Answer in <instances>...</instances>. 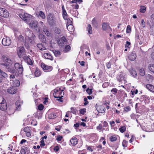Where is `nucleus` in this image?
<instances>
[{
  "instance_id": "f257e3e1",
  "label": "nucleus",
  "mask_w": 154,
  "mask_h": 154,
  "mask_svg": "<svg viewBox=\"0 0 154 154\" xmlns=\"http://www.w3.org/2000/svg\"><path fill=\"white\" fill-rule=\"evenodd\" d=\"M3 63L1 65L5 67L11 66L13 64V62L11 59L6 55H2V57Z\"/></svg>"
},
{
  "instance_id": "f03ea898",
  "label": "nucleus",
  "mask_w": 154,
  "mask_h": 154,
  "mask_svg": "<svg viewBox=\"0 0 154 154\" xmlns=\"http://www.w3.org/2000/svg\"><path fill=\"white\" fill-rule=\"evenodd\" d=\"M30 27L36 32H40V29L38 26V23L36 21H33L29 24Z\"/></svg>"
},
{
  "instance_id": "7ed1b4c3",
  "label": "nucleus",
  "mask_w": 154,
  "mask_h": 154,
  "mask_svg": "<svg viewBox=\"0 0 154 154\" xmlns=\"http://www.w3.org/2000/svg\"><path fill=\"white\" fill-rule=\"evenodd\" d=\"M17 53L20 57H21L23 55H24L26 53L25 50L22 46L17 47Z\"/></svg>"
},
{
  "instance_id": "20e7f679",
  "label": "nucleus",
  "mask_w": 154,
  "mask_h": 154,
  "mask_svg": "<svg viewBox=\"0 0 154 154\" xmlns=\"http://www.w3.org/2000/svg\"><path fill=\"white\" fill-rule=\"evenodd\" d=\"M0 16L2 17L7 18L9 16L8 11L4 8H0Z\"/></svg>"
},
{
  "instance_id": "39448f33",
  "label": "nucleus",
  "mask_w": 154,
  "mask_h": 154,
  "mask_svg": "<svg viewBox=\"0 0 154 154\" xmlns=\"http://www.w3.org/2000/svg\"><path fill=\"white\" fill-rule=\"evenodd\" d=\"M14 67L18 71L19 74H22L23 71V68L22 65L19 63H16L15 64Z\"/></svg>"
},
{
  "instance_id": "423d86ee",
  "label": "nucleus",
  "mask_w": 154,
  "mask_h": 154,
  "mask_svg": "<svg viewBox=\"0 0 154 154\" xmlns=\"http://www.w3.org/2000/svg\"><path fill=\"white\" fill-rule=\"evenodd\" d=\"M41 66L45 72H48L51 71L53 69V67L51 66H48L42 63Z\"/></svg>"
},
{
  "instance_id": "0eeeda50",
  "label": "nucleus",
  "mask_w": 154,
  "mask_h": 154,
  "mask_svg": "<svg viewBox=\"0 0 154 154\" xmlns=\"http://www.w3.org/2000/svg\"><path fill=\"white\" fill-rule=\"evenodd\" d=\"M7 109V103L5 100H3L0 103V109L3 111H5Z\"/></svg>"
},
{
  "instance_id": "6e6552de",
  "label": "nucleus",
  "mask_w": 154,
  "mask_h": 154,
  "mask_svg": "<svg viewBox=\"0 0 154 154\" xmlns=\"http://www.w3.org/2000/svg\"><path fill=\"white\" fill-rule=\"evenodd\" d=\"M66 26L67 29L70 32H72L73 29H72V21L70 19H67Z\"/></svg>"
},
{
  "instance_id": "1a4fd4ad",
  "label": "nucleus",
  "mask_w": 154,
  "mask_h": 154,
  "mask_svg": "<svg viewBox=\"0 0 154 154\" xmlns=\"http://www.w3.org/2000/svg\"><path fill=\"white\" fill-rule=\"evenodd\" d=\"M17 91V89L15 86H11L7 89V92L10 94H15Z\"/></svg>"
},
{
  "instance_id": "9d476101",
  "label": "nucleus",
  "mask_w": 154,
  "mask_h": 154,
  "mask_svg": "<svg viewBox=\"0 0 154 154\" xmlns=\"http://www.w3.org/2000/svg\"><path fill=\"white\" fill-rule=\"evenodd\" d=\"M102 28L103 30L109 31L111 30V29L109 26V24L107 23H104L102 25Z\"/></svg>"
},
{
  "instance_id": "9b49d317",
  "label": "nucleus",
  "mask_w": 154,
  "mask_h": 154,
  "mask_svg": "<svg viewBox=\"0 0 154 154\" xmlns=\"http://www.w3.org/2000/svg\"><path fill=\"white\" fill-rule=\"evenodd\" d=\"M2 44L5 46H9L11 43V39L9 38H4L2 41Z\"/></svg>"
},
{
  "instance_id": "f8f14e48",
  "label": "nucleus",
  "mask_w": 154,
  "mask_h": 154,
  "mask_svg": "<svg viewBox=\"0 0 154 154\" xmlns=\"http://www.w3.org/2000/svg\"><path fill=\"white\" fill-rule=\"evenodd\" d=\"M25 34L27 37L30 38L31 35L35 37V35L32 33L31 30L28 28H27L25 30Z\"/></svg>"
},
{
  "instance_id": "ddd939ff",
  "label": "nucleus",
  "mask_w": 154,
  "mask_h": 154,
  "mask_svg": "<svg viewBox=\"0 0 154 154\" xmlns=\"http://www.w3.org/2000/svg\"><path fill=\"white\" fill-rule=\"evenodd\" d=\"M47 19L48 22L50 25H53L55 21L54 17L51 15H48Z\"/></svg>"
},
{
  "instance_id": "4468645a",
  "label": "nucleus",
  "mask_w": 154,
  "mask_h": 154,
  "mask_svg": "<svg viewBox=\"0 0 154 154\" xmlns=\"http://www.w3.org/2000/svg\"><path fill=\"white\" fill-rule=\"evenodd\" d=\"M137 57V55L136 54L131 53L129 54L128 56V59L131 61H134Z\"/></svg>"
},
{
  "instance_id": "2eb2a0df",
  "label": "nucleus",
  "mask_w": 154,
  "mask_h": 154,
  "mask_svg": "<svg viewBox=\"0 0 154 154\" xmlns=\"http://www.w3.org/2000/svg\"><path fill=\"white\" fill-rule=\"evenodd\" d=\"M5 67L8 72L13 74L16 73V70L14 69L13 67L10 66H8V67Z\"/></svg>"
},
{
  "instance_id": "dca6fc26",
  "label": "nucleus",
  "mask_w": 154,
  "mask_h": 154,
  "mask_svg": "<svg viewBox=\"0 0 154 154\" xmlns=\"http://www.w3.org/2000/svg\"><path fill=\"white\" fill-rule=\"evenodd\" d=\"M119 82H121L122 83H125V80L124 78L122 77V73H120L119 75L117 78Z\"/></svg>"
},
{
  "instance_id": "f3484780",
  "label": "nucleus",
  "mask_w": 154,
  "mask_h": 154,
  "mask_svg": "<svg viewBox=\"0 0 154 154\" xmlns=\"http://www.w3.org/2000/svg\"><path fill=\"white\" fill-rule=\"evenodd\" d=\"M24 60L29 65H32L33 64L32 60L28 56L25 57Z\"/></svg>"
},
{
  "instance_id": "a211bd4d",
  "label": "nucleus",
  "mask_w": 154,
  "mask_h": 154,
  "mask_svg": "<svg viewBox=\"0 0 154 154\" xmlns=\"http://www.w3.org/2000/svg\"><path fill=\"white\" fill-rule=\"evenodd\" d=\"M129 72L131 75L135 77L137 76V72L134 68H131L129 69Z\"/></svg>"
},
{
  "instance_id": "6ab92c4d",
  "label": "nucleus",
  "mask_w": 154,
  "mask_h": 154,
  "mask_svg": "<svg viewBox=\"0 0 154 154\" xmlns=\"http://www.w3.org/2000/svg\"><path fill=\"white\" fill-rule=\"evenodd\" d=\"M44 56L47 59H50L51 60H53V57L48 53H45L44 54Z\"/></svg>"
},
{
  "instance_id": "aec40b11",
  "label": "nucleus",
  "mask_w": 154,
  "mask_h": 154,
  "mask_svg": "<svg viewBox=\"0 0 154 154\" xmlns=\"http://www.w3.org/2000/svg\"><path fill=\"white\" fill-rule=\"evenodd\" d=\"M32 17V16L31 15H29L27 13H25V19L24 21H26V22L28 23H29V22L30 18V17Z\"/></svg>"
},
{
  "instance_id": "412c9836",
  "label": "nucleus",
  "mask_w": 154,
  "mask_h": 154,
  "mask_svg": "<svg viewBox=\"0 0 154 154\" xmlns=\"http://www.w3.org/2000/svg\"><path fill=\"white\" fill-rule=\"evenodd\" d=\"M39 37L40 41L42 42L43 43H46V40L44 35L41 34L39 35Z\"/></svg>"
},
{
  "instance_id": "4be33fe9",
  "label": "nucleus",
  "mask_w": 154,
  "mask_h": 154,
  "mask_svg": "<svg viewBox=\"0 0 154 154\" xmlns=\"http://www.w3.org/2000/svg\"><path fill=\"white\" fill-rule=\"evenodd\" d=\"M146 88L150 91L154 92V86L152 85L148 84L146 85Z\"/></svg>"
},
{
  "instance_id": "5701e85b",
  "label": "nucleus",
  "mask_w": 154,
  "mask_h": 154,
  "mask_svg": "<svg viewBox=\"0 0 154 154\" xmlns=\"http://www.w3.org/2000/svg\"><path fill=\"white\" fill-rule=\"evenodd\" d=\"M70 142L73 146H75L77 144L78 140L77 138L74 137L70 140Z\"/></svg>"
},
{
  "instance_id": "b1692460",
  "label": "nucleus",
  "mask_w": 154,
  "mask_h": 154,
  "mask_svg": "<svg viewBox=\"0 0 154 154\" xmlns=\"http://www.w3.org/2000/svg\"><path fill=\"white\" fill-rule=\"evenodd\" d=\"M131 47V43L128 41H127L126 42V51L128 49H129Z\"/></svg>"
},
{
  "instance_id": "393cba45",
  "label": "nucleus",
  "mask_w": 154,
  "mask_h": 154,
  "mask_svg": "<svg viewBox=\"0 0 154 154\" xmlns=\"http://www.w3.org/2000/svg\"><path fill=\"white\" fill-rule=\"evenodd\" d=\"M92 24L95 27H97L98 26V24L95 18L93 19L92 21Z\"/></svg>"
},
{
  "instance_id": "a878e982",
  "label": "nucleus",
  "mask_w": 154,
  "mask_h": 154,
  "mask_svg": "<svg viewBox=\"0 0 154 154\" xmlns=\"http://www.w3.org/2000/svg\"><path fill=\"white\" fill-rule=\"evenodd\" d=\"M146 10V7L144 6H140V11L142 13H144Z\"/></svg>"
},
{
  "instance_id": "bb28decb",
  "label": "nucleus",
  "mask_w": 154,
  "mask_h": 154,
  "mask_svg": "<svg viewBox=\"0 0 154 154\" xmlns=\"http://www.w3.org/2000/svg\"><path fill=\"white\" fill-rule=\"evenodd\" d=\"M57 117L56 113H52L49 116V118L50 119H54Z\"/></svg>"
},
{
  "instance_id": "cd10ccee",
  "label": "nucleus",
  "mask_w": 154,
  "mask_h": 154,
  "mask_svg": "<svg viewBox=\"0 0 154 154\" xmlns=\"http://www.w3.org/2000/svg\"><path fill=\"white\" fill-rule=\"evenodd\" d=\"M149 70L153 73H154V64H150L149 66Z\"/></svg>"
},
{
  "instance_id": "c85d7f7f",
  "label": "nucleus",
  "mask_w": 154,
  "mask_h": 154,
  "mask_svg": "<svg viewBox=\"0 0 154 154\" xmlns=\"http://www.w3.org/2000/svg\"><path fill=\"white\" fill-rule=\"evenodd\" d=\"M151 34L154 35V23H152V26H151Z\"/></svg>"
},
{
  "instance_id": "c756f323",
  "label": "nucleus",
  "mask_w": 154,
  "mask_h": 154,
  "mask_svg": "<svg viewBox=\"0 0 154 154\" xmlns=\"http://www.w3.org/2000/svg\"><path fill=\"white\" fill-rule=\"evenodd\" d=\"M62 14L63 19L64 20H66L67 18V14L65 10H64V11H63Z\"/></svg>"
},
{
  "instance_id": "7c9ffc66",
  "label": "nucleus",
  "mask_w": 154,
  "mask_h": 154,
  "mask_svg": "<svg viewBox=\"0 0 154 154\" xmlns=\"http://www.w3.org/2000/svg\"><path fill=\"white\" fill-rule=\"evenodd\" d=\"M41 72H40L39 69L38 68H36L35 70V74L36 76H39L41 75Z\"/></svg>"
},
{
  "instance_id": "2f4dec72",
  "label": "nucleus",
  "mask_w": 154,
  "mask_h": 154,
  "mask_svg": "<svg viewBox=\"0 0 154 154\" xmlns=\"http://www.w3.org/2000/svg\"><path fill=\"white\" fill-rule=\"evenodd\" d=\"M145 77L146 79V80L148 81H149L150 80L152 79V76L151 75L149 74H146V75Z\"/></svg>"
},
{
  "instance_id": "473e14b6",
  "label": "nucleus",
  "mask_w": 154,
  "mask_h": 154,
  "mask_svg": "<svg viewBox=\"0 0 154 154\" xmlns=\"http://www.w3.org/2000/svg\"><path fill=\"white\" fill-rule=\"evenodd\" d=\"M87 29L89 34H90L92 33V27L91 25L89 24L88 25Z\"/></svg>"
},
{
  "instance_id": "72a5a7b5",
  "label": "nucleus",
  "mask_w": 154,
  "mask_h": 154,
  "mask_svg": "<svg viewBox=\"0 0 154 154\" xmlns=\"http://www.w3.org/2000/svg\"><path fill=\"white\" fill-rule=\"evenodd\" d=\"M39 15L43 19H44L45 18V15L42 11H39Z\"/></svg>"
},
{
  "instance_id": "f704fd0d",
  "label": "nucleus",
  "mask_w": 154,
  "mask_h": 154,
  "mask_svg": "<svg viewBox=\"0 0 154 154\" xmlns=\"http://www.w3.org/2000/svg\"><path fill=\"white\" fill-rule=\"evenodd\" d=\"M13 84L14 86H19L20 84V81L17 80H15L13 82Z\"/></svg>"
},
{
  "instance_id": "c9c22d12",
  "label": "nucleus",
  "mask_w": 154,
  "mask_h": 154,
  "mask_svg": "<svg viewBox=\"0 0 154 154\" xmlns=\"http://www.w3.org/2000/svg\"><path fill=\"white\" fill-rule=\"evenodd\" d=\"M139 74L141 76L145 75V71L143 68H141L139 70Z\"/></svg>"
},
{
  "instance_id": "e433bc0d",
  "label": "nucleus",
  "mask_w": 154,
  "mask_h": 154,
  "mask_svg": "<svg viewBox=\"0 0 154 154\" xmlns=\"http://www.w3.org/2000/svg\"><path fill=\"white\" fill-rule=\"evenodd\" d=\"M43 31L44 32H45V34L47 36H49L50 35V33L48 31V30L46 28H44L43 29Z\"/></svg>"
},
{
  "instance_id": "4c0bfd02",
  "label": "nucleus",
  "mask_w": 154,
  "mask_h": 154,
  "mask_svg": "<svg viewBox=\"0 0 154 154\" xmlns=\"http://www.w3.org/2000/svg\"><path fill=\"white\" fill-rule=\"evenodd\" d=\"M131 94L132 96V97H133V95L134 94H136L138 93V90L137 89L135 90H131Z\"/></svg>"
},
{
  "instance_id": "58836bf2",
  "label": "nucleus",
  "mask_w": 154,
  "mask_h": 154,
  "mask_svg": "<svg viewBox=\"0 0 154 154\" xmlns=\"http://www.w3.org/2000/svg\"><path fill=\"white\" fill-rule=\"evenodd\" d=\"M54 97H55L56 98H59L58 99H57V100L59 101L60 102H62L63 100H62V99L61 98V97H62L63 96H62V95H61V96L60 97V96L58 95V96H56L54 94Z\"/></svg>"
},
{
  "instance_id": "ea45409f",
  "label": "nucleus",
  "mask_w": 154,
  "mask_h": 154,
  "mask_svg": "<svg viewBox=\"0 0 154 154\" xmlns=\"http://www.w3.org/2000/svg\"><path fill=\"white\" fill-rule=\"evenodd\" d=\"M54 32L56 34H60L61 32V30L58 28L56 27L55 28Z\"/></svg>"
},
{
  "instance_id": "a19ab883",
  "label": "nucleus",
  "mask_w": 154,
  "mask_h": 154,
  "mask_svg": "<svg viewBox=\"0 0 154 154\" xmlns=\"http://www.w3.org/2000/svg\"><path fill=\"white\" fill-rule=\"evenodd\" d=\"M54 53L56 57H59L60 55V52L58 51H55Z\"/></svg>"
},
{
  "instance_id": "79ce46f5",
  "label": "nucleus",
  "mask_w": 154,
  "mask_h": 154,
  "mask_svg": "<svg viewBox=\"0 0 154 154\" xmlns=\"http://www.w3.org/2000/svg\"><path fill=\"white\" fill-rule=\"evenodd\" d=\"M71 48V47L69 45H66L65 48L64 50L65 52H67L70 50Z\"/></svg>"
},
{
  "instance_id": "37998d69",
  "label": "nucleus",
  "mask_w": 154,
  "mask_h": 154,
  "mask_svg": "<svg viewBox=\"0 0 154 154\" xmlns=\"http://www.w3.org/2000/svg\"><path fill=\"white\" fill-rule=\"evenodd\" d=\"M126 32L127 33H130L131 32V26L130 25H128L127 27Z\"/></svg>"
},
{
  "instance_id": "c03bdc74",
  "label": "nucleus",
  "mask_w": 154,
  "mask_h": 154,
  "mask_svg": "<svg viewBox=\"0 0 154 154\" xmlns=\"http://www.w3.org/2000/svg\"><path fill=\"white\" fill-rule=\"evenodd\" d=\"M119 130L121 133H123L125 131V126H123L119 128Z\"/></svg>"
},
{
  "instance_id": "a18cd8bd",
  "label": "nucleus",
  "mask_w": 154,
  "mask_h": 154,
  "mask_svg": "<svg viewBox=\"0 0 154 154\" xmlns=\"http://www.w3.org/2000/svg\"><path fill=\"white\" fill-rule=\"evenodd\" d=\"M132 88V86L131 85H126V90H127V91L128 92L131 90Z\"/></svg>"
},
{
  "instance_id": "49530a36",
  "label": "nucleus",
  "mask_w": 154,
  "mask_h": 154,
  "mask_svg": "<svg viewBox=\"0 0 154 154\" xmlns=\"http://www.w3.org/2000/svg\"><path fill=\"white\" fill-rule=\"evenodd\" d=\"M0 75H2V78H7L8 77V75L7 73L3 71Z\"/></svg>"
},
{
  "instance_id": "de8ad7c7",
  "label": "nucleus",
  "mask_w": 154,
  "mask_h": 154,
  "mask_svg": "<svg viewBox=\"0 0 154 154\" xmlns=\"http://www.w3.org/2000/svg\"><path fill=\"white\" fill-rule=\"evenodd\" d=\"M110 139L111 141L113 142L116 141L117 140V138L115 136H111L110 137Z\"/></svg>"
},
{
  "instance_id": "09e8293b",
  "label": "nucleus",
  "mask_w": 154,
  "mask_h": 154,
  "mask_svg": "<svg viewBox=\"0 0 154 154\" xmlns=\"http://www.w3.org/2000/svg\"><path fill=\"white\" fill-rule=\"evenodd\" d=\"M86 91L87 93L89 95L91 94L92 92V89H89V88H87L86 90Z\"/></svg>"
},
{
  "instance_id": "8fccbe9b",
  "label": "nucleus",
  "mask_w": 154,
  "mask_h": 154,
  "mask_svg": "<svg viewBox=\"0 0 154 154\" xmlns=\"http://www.w3.org/2000/svg\"><path fill=\"white\" fill-rule=\"evenodd\" d=\"M60 41L64 43L66 42V39L65 37L64 36L60 38Z\"/></svg>"
},
{
  "instance_id": "3c124183",
  "label": "nucleus",
  "mask_w": 154,
  "mask_h": 154,
  "mask_svg": "<svg viewBox=\"0 0 154 154\" xmlns=\"http://www.w3.org/2000/svg\"><path fill=\"white\" fill-rule=\"evenodd\" d=\"M44 106L42 104H40L38 106V109L39 110H42L44 108Z\"/></svg>"
},
{
  "instance_id": "603ef678",
  "label": "nucleus",
  "mask_w": 154,
  "mask_h": 154,
  "mask_svg": "<svg viewBox=\"0 0 154 154\" xmlns=\"http://www.w3.org/2000/svg\"><path fill=\"white\" fill-rule=\"evenodd\" d=\"M86 112V109L84 108L80 110V113L82 115L84 114V113Z\"/></svg>"
},
{
  "instance_id": "864d4df0",
  "label": "nucleus",
  "mask_w": 154,
  "mask_h": 154,
  "mask_svg": "<svg viewBox=\"0 0 154 154\" xmlns=\"http://www.w3.org/2000/svg\"><path fill=\"white\" fill-rule=\"evenodd\" d=\"M15 104L17 105L16 109L17 110H19L20 106V105L19 104V102L17 101L16 102Z\"/></svg>"
},
{
  "instance_id": "5fc2aeb1",
  "label": "nucleus",
  "mask_w": 154,
  "mask_h": 154,
  "mask_svg": "<svg viewBox=\"0 0 154 154\" xmlns=\"http://www.w3.org/2000/svg\"><path fill=\"white\" fill-rule=\"evenodd\" d=\"M117 91V90L116 88H113L111 90V91L113 93V94H115Z\"/></svg>"
},
{
  "instance_id": "6e6d98bb",
  "label": "nucleus",
  "mask_w": 154,
  "mask_h": 154,
  "mask_svg": "<svg viewBox=\"0 0 154 154\" xmlns=\"http://www.w3.org/2000/svg\"><path fill=\"white\" fill-rule=\"evenodd\" d=\"M25 13H24L23 14H19V16L23 20H24L25 19Z\"/></svg>"
},
{
  "instance_id": "4d7b16f0",
  "label": "nucleus",
  "mask_w": 154,
  "mask_h": 154,
  "mask_svg": "<svg viewBox=\"0 0 154 154\" xmlns=\"http://www.w3.org/2000/svg\"><path fill=\"white\" fill-rule=\"evenodd\" d=\"M84 100L85 102V103H84V106H86L88 104V101H87V98L85 97L84 99Z\"/></svg>"
},
{
  "instance_id": "13d9d810",
  "label": "nucleus",
  "mask_w": 154,
  "mask_h": 154,
  "mask_svg": "<svg viewBox=\"0 0 154 154\" xmlns=\"http://www.w3.org/2000/svg\"><path fill=\"white\" fill-rule=\"evenodd\" d=\"M25 149L26 154H29L30 152L29 149L26 147L25 148Z\"/></svg>"
},
{
  "instance_id": "bf43d9fd",
  "label": "nucleus",
  "mask_w": 154,
  "mask_h": 154,
  "mask_svg": "<svg viewBox=\"0 0 154 154\" xmlns=\"http://www.w3.org/2000/svg\"><path fill=\"white\" fill-rule=\"evenodd\" d=\"M24 131L26 132H28L30 131L29 128L28 127H26L24 129Z\"/></svg>"
},
{
  "instance_id": "052dcab7",
  "label": "nucleus",
  "mask_w": 154,
  "mask_h": 154,
  "mask_svg": "<svg viewBox=\"0 0 154 154\" xmlns=\"http://www.w3.org/2000/svg\"><path fill=\"white\" fill-rule=\"evenodd\" d=\"M141 25L142 26V27L143 28H144L145 27V24L144 21V20L143 19L141 21Z\"/></svg>"
},
{
  "instance_id": "680f3d73",
  "label": "nucleus",
  "mask_w": 154,
  "mask_h": 154,
  "mask_svg": "<svg viewBox=\"0 0 154 154\" xmlns=\"http://www.w3.org/2000/svg\"><path fill=\"white\" fill-rule=\"evenodd\" d=\"M41 144H40V146L41 147L44 146L45 145V144L44 143V141L43 140H42L41 141Z\"/></svg>"
},
{
  "instance_id": "e2e57ef3",
  "label": "nucleus",
  "mask_w": 154,
  "mask_h": 154,
  "mask_svg": "<svg viewBox=\"0 0 154 154\" xmlns=\"http://www.w3.org/2000/svg\"><path fill=\"white\" fill-rule=\"evenodd\" d=\"M62 138H63V137L62 136H60V135H59V136H58L57 137L56 140L58 141H60L61 140Z\"/></svg>"
},
{
  "instance_id": "0e129e2a",
  "label": "nucleus",
  "mask_w": 154,
  "mask_h": 154,
  "mask_svg": "<svg viewBox=\"0 0 154 154\" xmlns=\"http://www.w3.org/2000/svg\"><path fill=\"white\" fill-rule=\"evenodd\" d=\"M43 45H42V44H38L37 45V47L40 50H41V49H42V48Z\"/></svg>"
},
{
  "instance_id": "69168bd1",
  "label": "nucleus",
  "mask_w": 154,
  "mask_h": 154,
  "mask_svg": "<svg viewBox=\"0 0 154 154\" xmlns=\"http://www.w3.org/2000/svg\"><path fill=\"white\" fill-rule=\"evenodd\" d=\"M71 110H72V112L73 114H75L76 112V110L73 107H71Z\"/></svg>"
},
{
  "instance_id": "338daca9",
  "label": "nucleus",
  "mask_w": 154,
  "mask_h": 154,
  "mask_svg": "<svg viewBox=\"0 0 154 154\" xmlns=\"http://www.w3.org/2000/svg\"><path fill=\"white\" fill-rule=\"evenodd\" d=\"M103 126L101 124L99 125L97 127V129L98 130H101Z\"/></svg>"
},
{
  "instance_id": "774afa93",
  "label": "nucleus",
  "mask_w": 154,
  "mask_h": 154,
  "mask_svg": "<svg viewBox=\"0 0 154 154\" xmlns=\"http://www.w3.org/2000/svg\"><path fill=\"white\" fill-rule=\"evenodd\" d=\"M20 152L21 154H23V153H24V154H26L25 152V149H24L23 148H22L20 150Z\"/></svg>"
}]
</instances>
